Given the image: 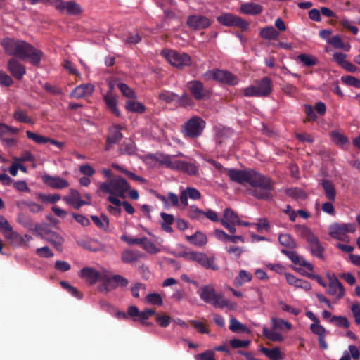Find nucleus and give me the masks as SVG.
<instances>
[{"mask_svg":"<svg viewBox=\"0 0 360 360\" xmlns=\"http://www.w3.org/2000/svg\"><path fill=\"white\" fill-rule=\"evenodd\" d=\"M227 174L232 181L240 184L248 183L252 188L249 193L257 199L269 200L271 198L273 190L271 179L254 169H227Z\"/></svg>","mask_w":360,"mask_h":360,"instance_id":"obj_1","label":"nucleus"},{"mask_svg":"<svg viewBox=\"0 0 360 360\" xmlns=\"http://www.w3.org/2000/svg\"><path fill=\"white\" fill-rule=\"evenodd\" d=\"M5 51L11 56L20 59L28 60L34 66H39L43 56V52L27 42L5 38L1 43Z\"/></svg>","mask_w":360,"mask_h":360,"instance_id":"obj_2","label":"nucleus"},{"mask_svg":"<svg viewBox=\"0 0 360 360\" xmlns=\"http://www.w3.org/2000/svg\"><path fill=\"white\" fill-rule=\"evenodd\" d=\"M199 295L205 302L212 304L215 308L226 307L230 310L236 308V304L224 299L221 293H217L210 285L202 286L199 291Z\"/></svg>","mask_w":360,"mask_h":360,"instance_id":"obj_3","label":"nucleus"},{"mask_svg":"<svg viewBox=\"0 0 360 360\" xmlns=\"http://www.w3.org/2000/svg\"><path fill=\"white\" fill-rule=\"evenodd\" d=\"M101 192L110 195L124 198L130 189L129 183L122 176H116L110 180L100 183L98 185Z\"/></svg>","mask_w":360,"mask_h":360,"instance_id":"obj_4","label":"nucleus"},{"mask_svg":"<svg viewBox=\"0 0 360 360\" xmlns=\"http://www.w3.org/2000/svg\"><path fill=\"white\" fill-rule=\"evenodd\" d=\"M241 91L246 97L268 96L272 91V80L268 77H264L256 80L254 84L243 88Z\"/></svg>","mask_w":360,"mask_h":360,"instance_id":"obj_5","label":"nucleus"},{"mask_svg":"<svg viewBox=\"0 0 360 360\" xmlns=\"http://www.w3.org/2000/svg\"><path fill=\"white\" fill-rule=\"evenodd\" d=\"M300 235L304 238L309 244V250L311 254L317 258L322 260L325 259L323 252L325 248L321 245L317 236H316L312 231L306 226H301L299 227Z\"/></svg>","mask_w":360,"mask_h":360,"instance_id":"obj_6","label":"nucleus"},{"mask_svg":"<svg viewBox=\"0 0 360 360\" xmlns=\"http://www.w3.org/2000/svg\"><path fill=\"white\" fill-rule=\"evenodd\" d=\"M202 77L206 81L214 80L229 86H236L239 82L237 76L228 70L218 68L207 70Z\"/></svg>","mask_w":360,"mask_h":360,"instance_id":"obj_7","label":"nucleus"},{"mask_svg":"<svg viewBox=\"0 0 360 360\" xmlns=\"http://www.w3.org/2000/svg\"><path fill=\"white\" fill-rule=\"evenodd\" d=\"M0 231L6 239L15 245L22 244L27 245V243L32 239V237L30 235L26 234L25 236H22L14 231L8 221L2 215H0Z\"/></svg>","mask_w":360,"mask_h":360,"instance_id":"obj_8","label":"nucleus"},{"mask_svg":"<svg viewBox=\"0 0 360 360\" xmlns=\"http://www.w3.org/2000/svg\"><path fill=\"white\" fill-rule=\"evenodd\" d=\"M205 121L198 116L190 118L182 127L184 136L189 139H196L200 136L205 128Z\"/></svg>","mask_w":360,"mask_h":360,"instance_id":"obj_9","label":"nucleus"},{"mask_svg":"<svg viewBox=\"0 0 360 360\" xmlns=\"http://www.w3.org/2000/svg\"><path fill=\"white\" fill-rule=\"evenodd\" d=\"M103 283L98 286V290L104 293H108L117 288H126L129 284L127 278L119 274L111 275L108 270L106 274L103 275Z\"/></svg>","mask_w":360,"mask_h":360,"instance_id":"obj_10","label":"nucleus"},{"mask_svg":"<svg viewBox=\"0 0 360 360\" xmlns=\"http://www.w3.org/2000/svg\"><path fill=\"white\" fill-rule=\"evenodd\" d=\"M356 227L354 223H333L329 226V235L334 239L348 242L349 233H354Z\"/></svg>","mask_w":360,"mask_h":360,"instance_id":"obj_11","label":"nucleus"},{"mask_svg":"<svg viewBox=\"0 0 360 360\" xmlns=\"http://www.w3.org/2000/svg\"><path fill=\"white\" fill-rule=\"evenodd\" d=\"M162 55L171 65L180 69L188 67L192 63L191 56L184 52L165 49L162 51Z\"/></svg>","mask_w":360,"mask_h":360,"instance_id":"obj_12","label":"nucleus"},{"mask_svg":"<svg viewBox=\"0 0 360 360\" xmlns=\"http://www.w3.org/2000/svg\"><path fill=\"white\" fill-rule=\"evenodd\" d=\"M217 20L226 27H238L243 30L248 29L249 23L240 17L231 13H225L219 15Z\"/></svg>","mask_w":360,"mask_h":360,"instance_id":"obj_13","label":"nucleus"},{"mask_svg":"<svg viewBox=\"0 0 360 360\" xmlns=\"http://www.w3.org/2000/svg\"><path fill=\"white\" fill-rule=\"evenodd\" d=\"M212 20L205 15L193 14L188 16L186 23L188 26L195 30H200L208 28L212 25Z\"/></svg>","mask_w":360,"mask_h":360,"instance_id":"obj_14","label":"nucleus"},{"mask_svg":"<svg viewBox=\"0 0 360 360\" xmlns=\"http://www.w3.org/2000/svg\"><path fill=\"white\" fill-rule=\"evenodd\" d=\"M107 269L96 271L94 268L84 267L79 272V276L84 278L89 285L95 284L98 281L103 283V275L106 274Z\"/></svg>","mask_w":360,"mask_h":360,"instance_id":"obj_15","label":"nucleus"},{"mask_svg":"<svg viewBox=\"0 0 360 360\" xmlns=\"http://www.w3.org/2000/svg\"><path fill=\"white\" fill-rule=\"evenodd\" d=\"M54 6L61 13L69 15H77L82 12L80 6L73 1H63V0H54Z\"/></svg>","mask_w":360,"mask_h":360,"instance_id":"obj_16","label":"nucleus"},{"mask_svg":"<svg viewBox=\"0 0 360 360\" xmlns=\"http://www.w3.org/2000/svg\"><path fill=\"white\" fill-rule=\"evenodd\" d=\"M173 170L187 173L189 175H195L198 172V167L191 162L178 160L175 158Z\"/></svg>","mask_w":360,"mask_h":360,"instance_id":"obj_17","label":"nucleus"},{"mask_svg":"<svg viewBox=\"0 0 360 360\" xmlns=\"http://www.w3.org/2000/svg\"><path fill=\"white\" fill-rule=\"evenodd\" d=\"M42 179L44 184L55 189H63L68 188L70 186V184L67 180L58 176L44 174L42 176Z\"/></svg>","mask_w":360,"mask_h":360,"instance_id":"obj_18","label":"nucleus"},{"mask_svg":"<svg viewBox=\"0 0 360 360\" xmlns=\"http://www.w3.org/2000/svg\"><path fill=\"white\" fill-rule=\"evenodd\" d=\"M122 127L120 124H115L109 128V134L106 139L105 150H109L111 145L117 143L122 139Z\"/></svg>","mask_w":360,"mask_h":360,"instance_id":"obj_19","label":"nucleus"},{"mask_svg":"<svg viewBox=\"0 0 360 360\" xmlns=\"http://www.w3.org/2000/svg\"><path fill=\"white\" fill-rule=\"evenodd\" d=\"M327 292L328 294L335 297L338 300L341 299L345 295L343 285L335 276L330 278Z\"/></svg>","mask_w":360,"mask_h":360,"instance_id":"obj_20","label":"nucleus"},{"mask_svg":"<svg viewBox=\"0 0 360 360\" xmlns=\"http://www.w3.org/2000/svg\"><path fill=\"white\" fill-rule=\"evenodd\" d=\"M63 200L75 209H79L82 205L89 204V202L81 199L79 193L75 189H70L69 195L64 196Z\"/></svg>","mask_w":360,"mask_h":360,"instance_id":"obj_21","label":"nucleus"},{"mask_svg":"<svg viewBox=\"0 0 360 360\" xmlns=\"http://www.w3.org/2000/svg\"><path fill=\"white\" fill-rule=\"evenodd\" d=\"M94 91V86L91 84H82L76 86L70 94L71 98L80 99L90 96Z\"/></svg>","mask_w":360,"mask_h":360,"instance_id":"obj_22","label":"nucleus"},{"mask_svg":"<svg viewBox=\"0 0 360 360\" xmlns=\"http://www.w3.org/2000/svg\"><path fill=\"white\" fill-rule=\"evenodd\" d=\"M191 200H199L201 198L200 192L193 187H187L186 189L181 190L180 193L179 200L181 203L186 207L188 205V198Z\"/></svg>","mask_w":360,"mask_h":360,"instance_id":"obj_23","label":"nucleus"},{"mask_svg":"<svg viewBox=\"0 0 360 360\" xmlns=\"http://www.w3.org/2000/svg\"><path fill=\"white\" fill-rule=\"evenodd\" d=\"M187 87L196 100H202L205 96L203 84L199 80H192L187 83Z\"/></svg>","mask_w":360,"mask_h":360,"instance_id":"obj_24","label":"nucleus"},{"mask_svg":"<svg viewBox=\"0 0 360 360\" xmlns=\"http://www.w3.org/2000/svg\"><path fill=\"white\" fill-rule=\"evenodd\" d=\"M8 69L17 79H20L26 72L25 66L15 58H11L8 62Z\"/></svg>","mask_w":360,"mask_h":360,"instance_id":"obj_25","label":"nucleus"},{"mask_svg":"<svg viewBox=\"0 0 360 360\" xmlns=\"http://www.w3.org/2000/svg\"><path fill=\"white\" fill-rule=\"evenodd\" d=\"M285 279L288 284L293 285L297 288H302L306 291L311 288V284L309 281L296 278L293 274L286 273L285 274Z\"/></svg>","mask_w":360,"mask_h":360,"instance_id":"obj_26","label":"nucleus"},{"mask_svg":"<svg viewBox=\"0 0 360 360\" xmlns=\"http://www.w3.org/2000/svg\"><path fill=\"white\" fill-rule=\"evenodd\" d=\"M110 91L104 96L103 99L108 108L114 113L116 116L120 115V112L118 110L117 99V97L112 94V85H110Z\"/></svg>","mask_w":360,"mask_h":360,"instance_id":"obj_27","label":"nucleus"},{"mask_svg":"<svg viewBox=\"0 0 360 360\" xmlns=\"http://www.w3.org/2000/svg\"><path fill=\"white\" fill-rule=\"evenodd\" d=\"M179 156H183V154L181 153H178L176 155L158 153L156 155L155 160L161 165H163L167 168L173 169L175 158H177Z\"/></svg>","mask_w":360,"mask_h":360,"instance_id":"obj_28","label":"nucleus"},{"mask_svg":"<svg viewBox=\"0 0 360 360\" xmlns=\"http://www.w3.org/2000/svg\"><path fill=\"white\" fill-rule=\"evenodd\" d=\"M320 184L323 189L326 198L329 201H335L337 193L334 184L329 179H322Z\"/></svg>","mask_w":360,"mask_h":360,"instance_id":"obj_29","label":"nucleus"},{"mask_svg":"<svg viewBox=\"0 0 360 360\" xmlns=\"http://www.w3.org/2000/svg\"><path fill=\"white\" fill-rule=\"evenodd\" d=\"M46 240L53 245L57 250H60L64 242L63 238L58 233L53 231H48L45 236Z\"/></svg>","mask_w":360,"mask_h":360,"instance_id":"obj_30","label":"nucleus"},{"mask_svg":"<svg viewBox=\"0 0 360 360\" xmlns=\"http://www.w3.org/2000/svg\"><path fill=\"white\" fill-rule=\"evenodd\" d=\"M262 11L261 5L254 3H245L240 6V12L246 15H257Z\"/></svg>","mask_w":360,"mask_h":360,"instance_id":"obj_31","label":"nucleus"},{"mask_svg":"<svg viewBox=\"0 0 360 360\" xmlns=\"http://www.w3.org/2000/svg\"><path fill=\"white\" fill-rule=\"evenodd\" d=\"M108 200L115 205V206L109 205L108 207V212L111 214H112L115 217H120L121 214V212H122L121 208H120V206H121L120 200L115 196L109 195L108 197Z\"/></svg>","mask_w":360,"mask_h":360,"instance_id":"obj_32","label":"nucleus"},{"mask_svg":"<svg viewBox=\"0 0 360 360\" xmlns=\"http://www.w3.org/2000/svg\"><path fill=\"white\" fill-rule=\"evenodd\" d=\"M160 217L162 219L161 221V227L162 230L167 233H172L173 229L171 227V225L173 224L174 221V216L171 214H167L165 212H161Z\"/></svg>","mask_w":360,"mask_h":360,"instance_id":"obj_33","label":"nucleus"},{"mask_svg":"<svg viewBox=\"0 0 360 360\" xmlns=\"http://www.w3.org/2000/svg\"><path fill=\"white\" fill-rule=\"evenodd\" d=\"M187 240L196 246H202L207 242V236L202 232L196 231L192 236H187Z\"/></svg>","mask_w":360,"mask_h":360,"instance_id":"obj_34","label":"nucleus"},{"mask_svg":"<svg viewBox=\"0 0 360 360\" xmlns=\"http://www.w3.org/2000/svg\"><path fill=\"white\" fill-rule=\"evenodd\" d=\"M13 118L18 122L26 123L31 125L34 124V121L28 116L27 112L20 108H18L13 112Z\"/></svg>","mask_w":360,"mask_h":360,"instance_id":"obj_35","label":"nucleus"},{"mask_svg":"<svg viewBox=\"0 0 360 360\" xmlns=\"http://www.w3.org/2000/svg\"><path fill=\"white\" fill-rule=\"evenodd\" d=\"M297 60L306 67L314 66L319 63V60L315 56L306 53L300 54L297 57Z\"/></svg>","mask_w":360,"mask_h":360,"instance_id":"obj_36","label":"nucleus"},{"mask_svg":"<svg viewBox=\"0 0 360 360\" xmlns=\"http://www.w3.org/2000/svg\"><path fill=\"white\" fill-rule=\"evenodd\" d=\"M252 278V274L245 271V270H240L238 273V275L234 278L233 280V284L236 286H241L244 283L250 282Z\"/></svg>","mask_w":360,"mask_h":360,"instance_id":"obj_37","label":"nucleus"},{"mask_svg":"<svg viewBox=\"0 0 360 360\" xmlns=\"http://www.w3.org/2000/svg\"><path fill=\"white\" fill-rule=\"evenodd\" d=\"M205 255V253L200 252H195V251H191V252H182L180 254V256L184 257L186 260L188 261H193L197 262L198 264L202 261V259L203 258Z\"/></svg>","mask_w":360,"mask_h":360,"instance_id":"obj_38","label":"nucleus"},{"mask_svg":"<svg viewBox=\"0 0 360 360\" xmlns=\"http://www.w3.org/2000/svg\"><path fill=\"white\" fill-rule=\"evenodd\" d=\"M205 255V253L200 252H195V251H191V252H182L180 254V256L184 257L186 260L188 261H193L197 262L198 264L202 261V259L203 258Z\"/></svg>","mask_w":360,"mask_h":360,"instance_id":"obj_39","label":"nucleus"},{"mask_svg":"<svg viewBox=\"0 0 360 360\" xmlns=\"http://www.w3.org/2000/svg\"><path fill=\"white\" fill-rule=\"evenodd\" d=\"M140 257H141V254L138 251L127 250L122 253V261L124 263H132Z\"/></svg>","mask_w":360,"mask_h":360,"instance_id":"obj_40","label":"nucleus"},{"mask_svg":"<svg viewBox=\"0 0 360 360\" xmlns=\"http://www.w3.org/2000/svg\"><path fill=\"white\" fill-rule=\"evenodd\" d=\"M260 351L271 360H281L283 359L278 347L273 349L262 347Z\"/></svg>","mask_w":360,"mask_h":360,"instance_id":"obj_41","label":"nucleus"},{"mask_svg":"<svg viewBox=\"0 0 360 360\" xmlns=\"http://www.w3.org/2000/svg\"><path fill=\"white\" fill-rule=\"evenodd\" d=\"M279 33L272 26L265 27L260 30V36L264 39H276Z\"/></svg>","mask_w":360,"mask_h":360,"instance_id":"obj_42","label":"nucleus"},{"mask_svg":"<svg viewBox=\"0 0 360 360\" xmlns=\"http://www.w3.org/2000/svg\"><path fill=\"white\" fill-rule=\"evenodd\" d=\"M126 109L129 112L143 113L146 110L143 104L134 101H127L125 103Z\"/></svg>","mask_w":360,"mask_h":360,"instance_id":"obj_43","label":"nucleus"},{"mask_svg":"<svg viewBox=\"0 0 360 360\" xmlns=\"http://www.w3.org/2000/svg\"><path fill=\"white\" fill-rule=\"evenodd\" d=\"M200 265L206 269H212L213 271H217L219 269L218 265L215 263V257H208L206 254H205L202 259Z\"/></svg>","mask_w":360,"mask_h":360,"instance_id":"obj_44","label":"nucleus"},{"mask_svg":"<svg viewBox=\"0 0 360 360\" xmlns=\"http://www.w3.org/2000/svg\"><path fill=\"white\" fill-rule=\"evenodd\" d=\"M91 219L94 223L100 229L106 231L109 226V219L104 215L101 214L100 217L92 215Z\"/></svg>","mask_w":360,"mask_h":360,"instance_id":"obj_45","label":"nucleus"},{"mask_svg":"<svg viewBox=\"0 0 360 360\" xmlns=\"http://www.w3.org/2000/svg\"><path fill=\"white\" fill-rule=\"evenodd\" d=\"M221 220H226L228 223L232 224H236V223H240L238 215L230 208H226L224 211L223 219Z\"/></svg>","mask_w":360,"mask_h":360,"instance_id":"obj_46","label":"nucleus"},{"mask_svg":"<svg viewBox=\"0 0 360 360\" xmlns=\"http://www.w3.org/2000/svg\"><path fill=\"white\" fill-rule=\"evenodd\" d=\"M278 241L281 245L288 248H295L296 243L290 235L288 233L281 234L278 236Z\"/></svg>","mask_w":360,"mask_h":360,"instance_id":"obj_47","label":"nucleus"},{"mask_svg":"<svg viewBox=\"0 0 360 360\" xmlns=\"http://www.w3.org/2000/svg\"><path fill=\"white\" fill-rule=\"evenodd\" d=\"M146 303L155 306H161L163 304V300L160 294L151 292L146 297Z\"/></svg>","mask_w":360,"mask_h":360,"instance_id":"obj_48","label":"nucleus"},{"mask_svg":"<svg viewBox=\"0 0 360 360\" xmlns=\"http://www.w3.org/2000/svg\"><path fill=\"white\" fill-rule=\"evenodd\" d=\"M263 335L267 339L274 342H282L283 340V337L281 333L269 330L266 327L263 328Z\"/></svg>","mask_w":360,"mask_h":360,"instance_id":"obj_49","label":"nucleus"},{"mask_svg":"<svg viewBox=\"0 0 360 360\" xmlns=\"http://www.w3.org/2000/svg\"><path fill=\"white\" fill-rule=\"evenodd\" d=\"M141 245L150 254H155L160 251V249L157 248L154 243L150 240L147 237H142V243Z\"/></svg>","mask_w":360,"mask_h":360,"instance_id":"obj_50","label":"nucleus"},{"mask_svg":"<svg viewBox=\"0 0 360 360\" xmlns=\"http://www.w3.org/2000/svg\"><path fill=\"white\" fill-rule=\"evenodd\" d=\"M271 323L273 329L282 330L284 327L290 330L292 328V324L283 319H277L273 317L271 319Z\"/></svg>","mask_w":360,"mask_h":360,"instance_id":"obj_51","label":"nucleus"},{"mask_svg":"<svg viewBox=\"0 0 360 360\" xmlns=\"http://www.w3.org/2000/svg\"><path fill=\"white\" fill-rule=\"evenodd\" d=\"M287 195L295 199H305L307 195L305 192L299 188H291L285 190Z\"/></svg>","mask_w":360,"mask_h":360,"instance_id":"obj_52","label":"nucleus"},{"mask_svg":"<svg viewBox=\"0 0 360 360\" xmlns=\"http://www.w3.org/2000/svg\"><path fill=\"white\" fill-rule=\"evenodd\" d=\"M229 329L234 333L242 331V332H248V328L240 323L236 319L232 317L230 319V325H229Z\"/></svg>","mask_w":360,"mask_h":360,"instance_id":"obj_53","label":"nucleus"},{"mask_svg":"<svg viewBox=\"0 0 360 360\" xmlns=\"http://www.w3.org/2000/svg\"><path fill=\"white\" fill-rule=\"evenodd\" d=\"M26 135L28 139L32 140L36 143H38V144L47 143L48 137L39 135V134L34 133L31 131H26Z\"/></svg>","mask_w":360,"mask_h":360,"instance_id":"obj_54","label":"nucleus"},{"mask_svg":"<svg viewBox=\"0 0 360 360\" xmlns=\"http://www.w3.org/2000/svg\"><path fill=\"white\" fill-rule=\"evenodd\" d=\"M117 86L122 94L129 98H136L135 92L126 84L119 83Z\"/></svg>","mask_w":360,"mask_h":360,"instance_id":"obj_55","label":"nucleus"},{"mask_svg":"<svg viewBox=\"0 0 360 360\" xmlns=\"http://www.w3.org/2000/svg\"><path fill=\"white\" fill-rule=\"evenodd\" d=\"M330 321L340 327H343L345 328H348L349 327V323L345 316H333L331 317Z\"/></svg>","mask_w":360,"mask_h":360,"instance_id":"obj_56","label":"nucleus"},{"mask_svg":"<svg viewBox=\"0 0 360 360\" xmlns=\"http://www.w3.org/2000/svg\"><path fill=\"white\" fill-rule=\"evenodd\" d=\"M341 80L348 86L360 89V79L355 77L351 75L342 76Z\"/></svg>","mask_w":360,"mask_h":360,"instance_id":"obj_57","label":"nucleus"},{"mask_svg":"<svg viewBox=\"0 0 360 360\" xmlns=\"http://www.w3.org/2000/svg\"><path fill=\"white\" fill-rule=\"evenodd\" d=\"M155 314V310L152 309H146L144 311L140 312L139 320L141 322L142 324L150 326L152 324L149 322H146V320L148 319L150 316L154 315Z\"/></svg>","mask_w":360,"mask_h":360,"instance_id":"obj_58","label":"nucleus"},{"mask_svg":"<svg viewBox=\"0 0 360 360\" xmlns=\"http://www.w3.org/2000/svg\"><path fill=\"white\" fill-rule=\"evenodd\" d=\"M331 136L333 141L337 145L343 146L348 143V139L338 131H333Z\"/></svg>","mask_w":360,"mask_h":360,"instance_id":"obj_59","label":"nucleus"},{"mask_svg":"<svg viewBox=\"0 0 360 360\" xmlns=\"http://www.w3.org/2000/svg\"><path fill=\"white\" fill-rule=\"evenodd\" d=\"M158 97L161 101L169 103L174 101L178 97V95L169 91H164L159 94Z\"/></svg>","mask_w":360,"mask_h":360,"instance_id":"obj_60","label":"nucleus"},{"mask_svg":"<svg viewBox=\"0 0 360 360\" xmlns=\"http://www.w3.org/2000/svg\"><path fill=\"white\" fill-rule=\"evenodd\" d=\"M141 39V37L138 33H129L122 40L125 44L132 45L139 43Z\"/></svg>","mask_w":360,"mask_h":360,"instance_id":"obj_61","label":"nucleus"},{"mask_svg":"<svg viewBox=\"0 0 360 360\" xmlns=\"http://www.w3.org/2000/svg\"><path fill=\"white\" fill-rule=\"evenodd\" d=\"M311 332L320 337L326 336V329L323 326L319 324V323H314L310 326Z\"/></svg>","mask_w":360,"mask_h":360,"instance_id":"obj_62","label":"nucleus"},{"mask_svg":"<svg viewBox=\"0 0 360 360\" xmlns=\"http://www.w3.org/2000/svg\"><path fill=\"white\" fill-rule=\"evenodd\" d=\"M36 254L39 257H44V258H49V257H52L53 256V252L47 246L37 248L36 250Z\"/></svg>","mask_w":360,"mask_h":360,"instance_id":"obj_63","label":"nucleus"},{"mask_svg":"<svg viewBox=\"0 0 360 360\" xmlns=\"http://www.w3.org/2000/svg\"><path fill=\"white\" fill-rule=\"evenodd\" d=\"M195 360H215L214 354L210 350L195 355Z\"/></svg>","mask_w":360,"mask_h":360,"instance_id":"obj_64","label":"nucleus"}]
</instances>
